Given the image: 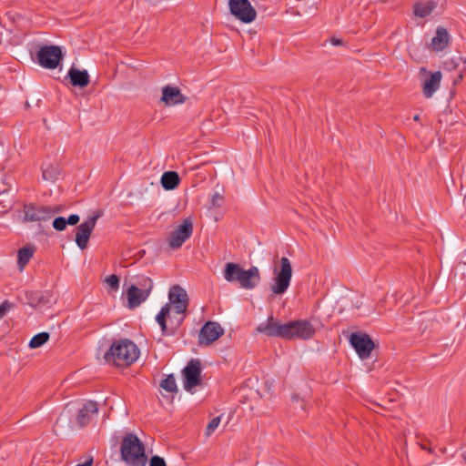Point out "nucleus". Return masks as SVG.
<instances>
[{
	"instance_id": "c85d7f7f",
	"label": "nucleus",
	"mask_w": 466,
	"mask_h": 466,
	"mask_svg": "<svg viewBox=\"0 0 466 466\" xmlns=\"http://www.w3.org/2000/svg\"><path fill=\"white\" fill-rule=\"evenodd\" d=\"M119 278L115 275H109L106 278L105 282L110 287V289L114 291H116L119 288Z\"/></svg>"
},
{
	"instance_id": "2eb2a0df",
	"label": "nucleus",
	"mask_w": 466,
	"mask_h": 466,
	"mask_svg": "<svg viewBox=\"0 0 466 466\" xmlns=\"http://www.w3.org/2000/svg\"><path fill=\"white\" fill-rule=\"evenodd\" d=\"M187 96H185L177 86L170 85L162 87V96L160 102L166 106H174L185 103Z\"/></svg>"
},
{
	"instance_id": "6ab92c4d",
	"label": "nucleus",
	"mask_w": 466,
	"mask_h": 466,
	"mask_svg": "<svg viewBox=\"0 0 466 466\" xmlns=\"http://www.w3.org/2000/svg\"><path fill=\"white\" fill-rule=\"evenodd\" d=\"M150 293L146 291H139L135 286H130L127 289V299L128 301V308L135 309L144 302Z\"/></svg>"
},
{
	"instance_id": "393cba45",
	"label": "nucleus",
	"mask_w": 466,
	"mask_h": 466,
	"mask_svg": "<svg viewBox=\"0 0 466 466\" xmlns=\"http://www.w3.org/2000/svg\"><path fill=\"white\" fill-rule=\"evenodd\" d=\"M35 252V248L31 247H24L18 250L17 253V263L20 269H23L25 266L30 261Z\"/></svg>"
},
{
	"instance_id": "c03bdc74",
	"label": "nucleus",
	"mask_w": 466,
	"mask_h": 466,
	"mask_svg": "<svg viewBox=\"0 0 466 466\" xmlns=\"http://www.w3.org/2000/svg\"><path fill=\"white\" fill-rule=\"evenodd\" d=\"M420 71H421V72H424V73H427V70H426L424 67H421V68H420Z\"/></svg>"
},
{
	"instance_id": "9b49d317",
	"label": "nucleus",
	"mask_w": 466,
	"mask_h": 466,
	"mask_svg": "<svg viewBox=\"0 0 466 466\" xmlns=\"http://www.w3.org/2000/svg\"><path fill=\"white\" fill-rule=\"evenodd\" d=\"M230 13L243 23H251L255 20L257 13L248 0H229Z\"/></svg>"
},
{
	"instance_id": "58836bf2",
	"label": "nucleus",
	"mask_w": 466,
	"mask_h": 466,
	"mask_svg": "<svg viewBox=\"0 0 466 466\" xmlns=\"http://www.w3.org/2000/svg\"><path fill=\"white\" fill-rule=\"evenodd\" d=\"M420 446L422 450L428 451L429 452H431V447H429L426 443L420 442Z\"/></svg>"
},
{
	"instance_id": "37998d69",
	"label": "nucleus",
	"mask_w": 466,
	"mask_h": 466,
	"mask_svg": "<svg viewBox=\"0 0 466 466\" xmlns=\"http://www.w3.org/2000/svg\"><path fill=\"white\" fill-rule=\"evenodd\" d=\"M413 119H414L415 121H419V119H420V116H419V115L414 116Z\"/></svg>"
},
{
	"instance_id": "a878e982",
	"label": "nucleus",
	"mask_w": 466,
	"mask_h": 466,
	"mask_svg": "<svg viewBox=\"0 0 466 466\" xmlns=\"http://www.w3.org/2000/svg\"><path fill=\"white\" fill-rule=\"evenodd\" d=\"M49 333L47 332H40L36 335H35L31 340L29 341V348L31 349H37L41 346H43L47 340L49 339Z\"/></svg>"
},
{
	"instance_id": "ea45409f",
	"label": "nucleus",
	"mask_w": 466,
	"mask_h": 466,
	"mask_svg": "<svg viewBox=\"0 0 466 466\" xmlns=\"http://www.w3.org/2000/svg\"><path fill=\"white\" fill-rule=\"evenodd\" d=\"M43 177L44 179L47 180L51 178V176L49 175L48 171L46 169H43Z\"/></svg>"
},
{
	"instance_id": "aec40b11",
	"label": "nucleus",
	"mask_w": 466,
	"mask_h": 466,
	"mask_svg": "<svg viewBox=\"0 0 466 466\" xmlns=\"http://www.w3.org/2000/svg\"><path fill=\"white\" fill-rule=\"evenodd\" d=\"M68 76L70 78V83L74 86L78 87H86L89 82V75L86 70H79L75 67H71L68 71Z\"/></svg>"
},
{
	"instance_id": "a19ab883",
	"label": "nucleus",
	"mask_w": 466,
	"mask_h": 466,
	"mask_svg": "<svg viewBox=\"0 0 466 466\" xmlns=\"http://www.w3.org/2000/svg\"><path fill=\"white\" fill-rule=\"evenodd\" d=\"M462 79V75L461 74H459L457 78L454 79L453 83L454 84H458L459 82H461Z\"/></svg>"
},
{
	"instance_id": "f03ea898",
	"label": "nucleus",
	"mask_w": 466,
	"mask_h": 466,
	"mask_svg": "<svg viewBox=\"0 0 466 466\" xmlns=\"http://www.w3.org/2000/svg\"><path fill=\"white\" fill-rule=\"evenodd\" d=\"M138 356L137 346L128 339H122L112 343L104 358L106 362H113L117 367H125L134 363Z\"/></svg>"
},
{
	"instance_id": "20e7f679",
	"label": "nucleus",
	"mask_w": 466,
	"mask_h": 466,
	"mask_svg": "<svg viewBox=\"0 0 466 466\" xmlns=\"http://www.w3.org/2000/svg\"><path fill=\"white\" fill-rule=\"evenodd\" d=\"M121 459L129 466H146L145 446L134 433H127L120 447Z\"/></svg>"
},
{
	"instance_id": "4468645a",
	"label": "nucleus",
	"mask_w": 466,
	"mask_h": 466,
	"mask_svg": "<svg viewBox=\"0 0 466 466\" xmlns=\"http://www.w3.org/2000/svg\"><path fill=\"white\" fill-rule=\"evenodd\" d=\"M224 334V329L215 321H208L201 328L198 335L200 345H209Z\"/></svg>"
},
{
	"instance_id": "f704fd0d",
	"label": "nucleus",
	"mask_w": 466,
	"mask_h": 466,
	"mask_svg": "<svg viewBox=\"0 0 466 466\" xmlns=\"http://www.w3.org/2000/svg\"><path fill=\"white\" fill-rule=\"evenodd\" d=\"M9 309L10 304L7 301H5L0 305V319H2L6 314Z\"/></svg>"
},
{
	"instance_id": "0eeeda50",
	"label": "nucleus",
	"mask_w": 466,
	"mask_h": 466,
	"mask_svg": "<svg viewBox=\"0 0 466 466\" xmlns=\"http://www.w3.org/2000/svg\"><path fill=\"white\" fill-rule=\"evenodd\" d=\"M62 58V49L58 46H41L35 54L38 64L47 69L56 68Z\"/></svg>"
},
{
	"instance_id": "f8f14e48",
	"label": "nucleus",
	"mask_w": 466,
	"mask_h": 466,
	"mask_svg": "<svg viewBox=\"0 0 466 466\" xmlns=\"http://www.w3.org/2000/svg\"><path fill=\"white\" fill-rule=\"evenodd\" d=\"M201 368L198 360H191L183 370L184 389L190 391L201 383Z\"/></svg>"
},
{
	"instance_id": "dca6fc26",
	"label": "nucleus",
	"mask_w": 466,
	"mask_h": 466,
	"mask_svg": "<svg viewBox=\"0 0 466 466\" xmlns=\"http://www.w3.org/2000/svg\"><path fill=\"white\" fill-rule=\"evenodd\" d=\"M25 221H41L50 218L51 212L49 206H40L35 204H26L24 206Z\"/></svg>"
},
{
	"instance_id": "a211bd4d",
	"label": "nucleus",
	"mask_w": 466,
	"mask_h": 466,
	"mask_svg": "<svg viewBox=\"0 0 466 466\" xmlns=\"http://www.w3.org/2000/svg\"><path fill=\"white\" fill-rule=\"evenodd\" d=\"M442 75L441 71L430 74V77L422 83V93L426 98H430L439 89Z\"/></svg>"
},
{
	"instance_id": "c756f323",
	"label": "nucleus",
	"mask_w": 466,
	"mask_h": 466,
	"mask_svg": "<svg viewBox=\"0 0 466 466\" xmlns=\"http://www.w3.org/2000/svg\"><path fill=\"white\" fill-rule=\"evenodd\" d=\"M220 420H221V417L220 416H217L215 418H213L208 424L207 426V429H206V434L208 436L211 435L213 433V431L218 427L219 423H220Z\"/></svg>"
},
{
	"instance_id": "cd10ccee",
	"label": "nucleus",
	"mask_w": 466,
	"mask_h": 466,
	"mask_svg": "<svg viewBox=\"0 0 466 466\" xmlns=\"http://www.w3.org/2000/svg\"><path fill=\"white\" fill-rule=\"evenodd\" d=\"M50 295L48 294H43V293H35V303L32 302V306L37 307V306H44L50 303Z\"/></svg>"
},
{
	"instance_id": "473e14b6",
	"label": "nucleus",
	"mask_w": 466,
	"mask_h": 466,
	"mask_svg": "<svg viewBox=\"0 0 466 466\" xmlns=\"http://www.w3.org/2000/svg\"><path fill=\"white\" fill-rule=\"evenodd\" d=\"M149 466H167V464L163 458L155 455L150 459Z\"/></svg>"
},
{
	"instance_id": "1a4fd4ad",
	"label": "nucleus",
	"mask_w": 466,
	"mask_h": 466,
	"mask_svg": "<svg viewBox=\"0 0 466 466\" xmlns=\"http://www.w3.org/2000/svg\"><path fill=\"white\" fill-rule=\"evenodd\" d=\"M350 343L361 360L368 359L375 348L370 337L360 331L350 334Z\"/></svg>"
},
{
	"instance_id": "6e6552de",
	"label": "nucleus",
	"mask_w": 466,
	"mask_h": 466,
	"mask_svg": "<svg viewBox=\"0 0 466 466\" xmlns=\"http://www.w3.org/2000/svg\"><path fill=\"white\" fill-rule=\"evenodd\" d=\"M103 212L99 209L96 210L94 214L86 220L78 225L76 228V243L80 249H85L87 247L90 236L96 227V221L101 218Z\"/></svg>"
},
{
	"instance_id": "72a5a7b5",
	"label": "nucleus",
	"mask_w": 466,
	"mask_h": 466,
	"mask_svg": "<svg viewBox=\"0 0 466 466\" xmlns=\"http://www.w3.org/2000/svg\"><path fill=\"white\" fill-rule=\"evenodd\" d=\"M79 220H80V218L78 215L72 214L68 217V218L66 219V222L68 225L75 226L79 222Z\"/></svg>"
},
{
	"instance_id": "7ed1b4c3",
	"label": "nucleus",
	"mask_w": 466,
	"mask_h": 466,
	"mask_svg": "<svg viewBox=\"0 0 466 466\" xmlns=\"http://www.w3.org/2000/svg\"><path fill=\"white\" fill-rule=\"evenodd\" d=\"M224 279L228 282L238 281L242 289H252L260 281L259 270L252 266L248 269H244L238 264L228 262L223 271Z\"/></svg>"
},
{
	"instance_id": "4be33fe9",
	"label": "nucleus",
	"mask_w": 466,
	"mask_h": 466,
	"mask_svg": "<svg viewBox=\"0 0 466 466\" xmlns=\"http://www.w3.org/2000/svg\"><path fill=\"white\" fill-rule=\"evenodd\" d=\"M160 182L164 189L173 190L178 186L180 177L175 171H166L163 173Z\"/></svg>"
},
{
	"instance_id": "e433bc0d",
	"label": "nucleus",
	"mask_w": 466,
	"mask_h": 466,
	"mask_svg": "<svg viewBox=\"0 0 466 466\" xmlns=\"http://www.w3.org/2000/svg\"><path fill=\"white\" fill-rule=\"evenodd\" d=\"M330 43L333 46H341L342 45V40L339 39V38L332 37V38H330Z\"/></svg>"
},
{
	"instance_id": "423d86ee",
	"label": "nucleus",
	"mask_w": 466,
	"mask_h": 466,
	"mask_svg": "<svg viewBox=\"0 0 466 466\" xmlns=\"http://www.w3.org/2000/svg\"><path fill=\"white\" fill-rule=\"evenodd\" d=\"M290 321L281 323L280 320L269 316L265 322L260 323L257 327L258 333L264 334L268 337L281 338L290 340Z\"/></svg>"
},
{
	"instance_id": "9d476101",
	"label": "nucleus",
	"mask_w": 466,
	"mask_h": 466,
	"mask_svg": "<svg viewBox=\"0 0 466 466\" xmlns=\"http://www.w3.org/2000/svg\"><path fill=\"white\" fill-rule=\"evenodd\" d=\"M193 233V222L190 218H185L182 223L168 236L167 242L171 248H179Z\"/></svg>"
},
{
	"instance_id": "39448f33",
	"label": "nucleus",
	"mask_w": 466,
	"mask_h": 466,
	"mask_svg": "<svg viewBox=\"0 0 466 466\" xmlns=\"http://www.w3.org/2000/svg\"><path fill=\"white\" fill-rule=\"evenodd\" d=\"M274 274V282L270 286L271 292L274 295H281L289 289L292 278V267L288 258H281L279 269L275 268Z\"/></svg>"
},
{
	"instance_id": "5701e85b",
	"label": "nucleus",
	"mask_w": 466,
	"mask_h": 466,
	"mask_svg": "<svg viewBox=\"0 0 466 466\" xmlns=\"http://www.w3.org/2000/svg\"><path fill=\"white\" fill-rule=\"evenodd\" d=\"M131 280L132 284L130 286H135L139 291L150 293L153 289L152 279L143 274L133 277Z\"/></svg>"
},
{
	"instance_id": "bb28decb",
	"label": "nucleus",
	"mask_w": 466,
	"mask_h": 466,
	"mask_svg": "<svg viewBox=\"0 0 466 466\" xmlns=\"http://www.w3.org/2000/svg\"><path fill=\"white\" fill-rule=\"evenodd\" d=\"M160 387L166 391L175 393L177 391L176 379L173 374L167 375L160 383Z\"/></svg>"
},
{
	"instance_id": "ddd939ff",
	"label": "nucleus",
	"mask_w": 466,
	"mask_h": 466,
	"mask_svg": "<svg viewBox=\"0 0 466 466\" xmlns=\"http://www.w3.org/2000/svg\"><path fill=\"white\" fill-rule=\"evenodd\" d=\"M290 327V340L296 339L307 340L313 338L316 333L315 328L307 319L291 320Z\"/></svg>"
},
{
	"instance_id": "79ce46f5",
	"label": "nucleus",
	"mask_w": 466,
	"mask_h": 466,
	"mask_svg": "<svg viewBox=\"0 0 466 466\" xmlns=\"http://www.w3.org/2000/svg\"><path fill=\"white\" fill-rule=\"evenodd\" d=\"M461 457L463 458V461L466 463V446L462 448Z\"/></svg>"
},
{
	"instance_id": "c9c22d12",
	"label": "nucleus",
	"mask_w": 466,
	"mask_h": 466,
	"mask_svg": "<svg viewBox=\"0 0 466 466\" xmlns=\"http://www.w3.org/2000/svg\"><path fill=\"white\" fill-rule=\"evenodd\" d=\"M62 210H63V207L62 206H59V205H56V206H54V207L49 206V211L51 212L50 218L54 215L60 213Z\"/></svg>"
},
{
	"instance_id": "b1692460",
	"label": "nucleus",
	"mask_w": 466,
	"mask_h": 466,
	"mask_svg": "<svg viewBox=\"0 0 466 466\" xmlns=\"http://www.w3.org/2000/svg\"><path fill=\"white\" fill-rule=\"evenodd\" d=\"M435 4L433 2L428 3H417L414 5L413 13L416 16L424 18L429 16L435 8Z\"/></svg>"
},
{
	"instance_id": "4c0bfd02",
	"label": "nucleus",
	"mask_w": 466,
	"mask_h": 466,
	"mask_svg": "<svg viewBox=\"0 0 466 466\" xmlns=\"http://www.w3.org/2000/svg\"><path fill=\"white\" fill-rule=\"evenodd\" d=\"M93 465V458H89L84 463L77 464L76 466H92Z\"/></svg>"
},
{
	"instance_id": "2f4dec72",
	"label": "nucleus",
	"mask_w": 466,
	"mask_h": 466,
	"mask_svg": "<svg viewBox=\"0 0 466 466\" xmlns=\"http://www.w3.org/2000/svg\"><path fill=\"white\" fill-rule=\"evenodd\" d=\"M223 200H224L223 195L216 192L215 194H213V196L211 198V205H212V207H220Z\"/></svg>"
},
{
	"instance_id": "412c9836",
	"label": "nucleus",
	"mask_w": 466,
	"mask_h": 466,
	"mask_svg": "<svg viewBox=\"0 0 466 466\" xmlns=\"http://www.w3.org/2000/svg\"><path fill=\"white\" fill-rule=\"evenodd\" d=\"M450 42V35L444 27H438L436 35L431 40V47L434 51L439 52L444 50Z\"/></svg>"
},
{
	"instance_id": "f257e3e1",
	"label": "nucleus",
	"mask_w": 466,
	"mask_h": 466,
	"mask_svg": "<svg viewBox=\"0 0 466 466\" xmlns=\"http://www.w3.org/2000/svg\"><path fill=\"white\" fill-rule=\"evenodd\" d=\"M169 302L166 303L156 317L164 336L174 335L186 318L188 296L178 285H174L168 292Z\"/></svg>"
},
{
	"instance_id": "f3484780",
	"label": "nucleus",
	"mask_w": 466,
	"mask_h": 466,
	"mask_svg": "<svg viewBox=\"0 0 466 466\" xmlns=\"http://www.w3.org/2000/svg\"><path fill=\"white\" fill-rule=\"evenodd\" d=\"M97 411L98 406L96 401L88 400L85 402L77 411L76 419L77 426L82 428L90 423L93 416L96 414Z\"/></svg>"
},
{
	"instance_id": "7c9ffc66",
	"label": "nucleus",
	"mask_w": 466,
	"mask_h": 466,
	"mask_svg": "<svg viewBox=\"0 0 466 466\" xmlns=\"http://www.w3.org/2000/svg\"><path fill=\"white\" fill-rule=\"evenodd\" d=\"M66 225V219L63 217H57L53 220V227L57 231H63Z\"/></svg>"
}]
</instances>
